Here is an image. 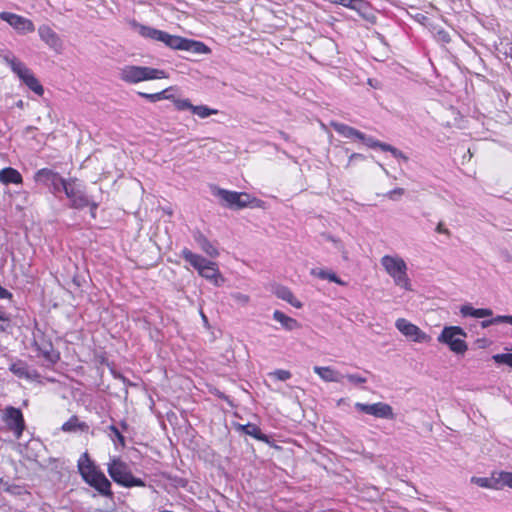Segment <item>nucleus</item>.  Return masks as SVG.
<instances>
[{"label": "nucleus", "mask_w": 512, "mask_h": 512, "mask_svg": "<svg viewBox=\"0 0 512 512\" xmlns=\"http://www.w3.org/2000/svg\"><path fill=\"white\" fill-rule=\"evenodd\" d=\"M65 195L70 200L71 208L83 209L90 204L89 197L75 179L70 180V185H68Z\"/></svg>", "instance_id": "obj_10"}, {"label": "nucleus", "mask_w": 512, "mask_h": 512, "mask_svg": "<svg viewBox=\"0 0 512 512\" xmlns=\"http://www.w3.org/2000/svg\"><path fill=\"white\" fill-rule=\"evenodd\" d=\"M192 113L199 116L200 118H207L211 115L216 114L217 110L211 109L205 105H199V106H194Z\"/></svg>", "instance_id": "obj_38"}, {"label": "nucleus", "mask_w": 512, "mask_h": 512, "mask_svg": "<svg viewBox=\"0 0 512 512\" xmlns=\"http://www.w3.org/2000/svg\"><path fill=\"white\" fill-rule=\"evenodd\" d=\"M121 426L123 427V429H126L127 428V424L125 422H122L121 423Z\"/></svg>", "instance_id": "obj_58"}, {"label": "nucleus", "mask_w": 512, "mask_h": 512, "mask_svg": "<svg viewBox=\"0 0 512 512\" xmlns=\"http://www.w3.org/2000/svg\"><path fill=\"white\" fill-rule=\"evenodd\" d=\"M10 316L6 313L4 308L0 306V331L7 332L11 328Z\"/></svg>", "instance_id": "obj_40"}, {"label": "nucleus", "mask_w": 512, "mask_h": 512, "mask_svg": "<svg viewBox=\"0 0 512 512\" xmlns=\"http://www.w3.org/2000/svg\"><path fill=\"white\" fill-rule=\"evenodd\" d=\"M34 347L38 352L39 357H43L48 364H55L59 359V353L53 348L50 341L41 338L40 340H34Z\"/></svg>", "instance_id": "obj_15"}, {"label": "nucleus", "mask_w": 512, "mask_h": 512, "mask_svg": "<svg viewBox=\"0 0 512 512\" xmlns=\"http://www.w3.org/2000/svg\"><path fill=\"white\" fill-rule=\"evenodd\" d=\"M327 239L329 241L333 242L335 248L338 249L343 254V258L344 259H348L347 252L345 251L344 246H343V244H342V242L340 240L335 239L332 236H328Z\"/></svg>", "instance_id": "obj_49"}, {"label": "nucleus", "mask_w": 512, "mask_h": 512, "mask_svg": "<svg viewBox=\"0 0 512 512\" xmlns=\"http://www.w3.org/2000/svg\"><path fill=\"white\" fill-rule=\"evenodd\" d=\"M330 126L338 133L340 134L341 136L345 137V138H362L363 137V133L351 126H348L346 124H343V123H339V122H336V121H332L330 122Z\"/></svg>", "instance_id": "obj_26"}, {"label": "nucleus", "mask_w": 512, "mask_h": 512, "mask_svg": "<svg viewBox=\"0 0 512 512\" xmlns=\"http://www.w3.org/2000/svg\"><path fill=\"white\" fill-rule=\"evenodd\" d=\"M472 483L476 484L482 488L488 489H499L498 482H496V478H487V477H472Z\"/></svg>", "instance_id": "obj_34"}, {"label": "nucleus", "mask_w": 512, "mask_h": 512, "mask_svg": "<svg viewBox=\"0 0 512 512\" xmlns=\"http://www.w3.org/2000/svg\"><path fill=\"white\" fill-rule=\"evenodd\" d=\"M0 18L7 22L11 27H13L20 34L31 33L35 30V26L33 22L21 15L11 13V12H1Z\"/></svg>", "instance_id": "obj_11"}, {"label": "nucleus", "mask_w": 512, "mask_h": 512, "mask_svg": "<svg viewBox=\"0 0 512 512\" xmlns=\"http://www.w3.org/2000/svg\"><path fill=\"white\" fill-rule=\"evenodd\" d=\"M107 471L112 480L123 487L131 488L146 486L142 479L133 476L128 464L120 458L111 459L108 463Z\"/></svg>", "instance_id": "obj_4"}, {"label": "nucleus", "mask_w": 512, "mask_h": 512, "mask_svg": "<svg viewBox=\"0 0 512 512\" xmlns=\"http://www.w3.org/2000/svg\"><path fill=\"white\" fill-rule=\"evenodd\" d=\"M168 90L165 89L161 92H157V96H159V101L162 100V99H168L170 96L167 94Z\"/></svg>", "instance_id": "obj_56"}, {"label": "nucleus", "mask_w": 512, "mask_h": 512, "mask_svg": "<svg viewBox=\"0 0 512 512\" xmlns=\"http://www.w3.org/2000/svg\"><path fill=\"white\" fill-rule=\"evenodd\" d=\"M211 192L215 197L219 198L221 205L235 210L245 208L252 200H255L248 193L229 191L215 185L211 186Z\"/></svg>", "instance_id": "obj_7"}, {"label": "nucleus", "mask_w": 512, "mask_h": 512, "mask_svg": "<svg viewBox=\"0 0 512 512\" xmlns=\"http://www.w3.org/2000/svg\"><path fill=\"white\" fill-rule=\"evenodd\" d=\"M381 264L389 276L393 278L395 285L405 290H411L410 280L407 275V265L402 258L385 255L381 258Z\"/></svg>", "instance_id": "obj_5"}, {"label": "nucleus", "mask_w": 512, "mask_h": 512, "mask_svg": "<svg viewBox=\"0 0 512 512\" xmlns=\"http://www.w3.org/2000/svg\"><path fill=\"white\" fill-rule=\"evenodd\" d=\"M273 319L279 322L282 325V327L287 331H293L300 328V324L296 319L287 316L286 314L279 310L274 311Z\"/></svg>", "instance_id": "obj_28"}, {"label": "nucleus", "mask_w": 512, "mask_h": 512, "mask_svg": "<svg viewBox=\"0 0 512 512\" xmlns=\"http://www.w3.org/2000/svg\"><path fill=\"white\" fill-rule=\"evenodd\" d=\"M120 79L127 83H138L146 80L163 79L167 75L164 70L151 67L127 65L119 73Z\"/></svg>", "instance_id": "obj_6"}, {"label": "nucleus", "mask_w": 512, "mask_h": 512, "mask_svg": "<svg viewBox=\"0 0 512 512\" xmlns=\"http://www.w3.org/2000/svg\"><path fill=\"white\" fill-rule=\"evenodd\" d=\"M68 185H70V180L66 181L58 173L56 177L49 183L48 186L52 188L53 193H59L61 191L65 193L66 189L68 188Z\"/></svg>", "instance_id": "obj_35"}, {"label": "nucleus", "mask_w": 512, "mask_h": 512, "mask_svg": "<svg viewBox=\"0 0 512 512\" xmlns=\"http://www.w3.org/2000/svg\"><path fill=\"white\" fill-rule=\"evenodd\" d=\"M436 232L450 236V231L444 227L442 222H439L436 227Z\"/></svg>", "instance_id": "obj_54"}, {"label": "nucleus", "mask_w": 512, "mask_h": 512, "mask_svg": "<svg viewBox=\"0 0 512 512\" xmlns=\"http://www.w3.org/2000/svg\"><path fill=\"white\" fill-rule=\"evenodd\" d=\"M39 37L44 41L50 48L58 51L62 47V42L59 36L48 26L42 25L38 29Z\"/></svg>", "instance_id": "obj_18"}, {"label": "nucleus", "mask_w": 512, "mask_h": 512, "mask_svg": "<svg viewBox=\"0 0 512 512\" xmlns=\"http://www.w3.org/2000/svg\"><path fill=\"white\" fill-rule=\"evenodd\" d=\"M380 167L383 169V171H384L387 175L389 174V173H388V170H387L383 165H381V164H380Z\"/></svg>", "instance_id": "obj_57"}, {"label": "nucleus", "mask_w": 512, "mask_h": 512, "mask_svg": "<svg viewBox=\"0 0 512 512\" xmlns=\"http://www.w3.org/2000/svg\"><path fill=\"white\" fill-rule=\"evenodd\" d=\"M4 61L10 66L11 70L23 81L32 71L14 55L7 54L4 56Z\"/></svg>", "instance_id": "obj_21"}, {"label": "nucleus", "mask_w": 512, "mask_h": 512, "mask_svg": "<svg viewBox=\"0 0 512 512\" xmlns=\"http://www.w3.org/2000/svg\"><path fill=\"white\" fill-rule=\"evenodd\" d=\"M109 431L111 432L110 436L115 437L119 444L124 447L125 446V437L122 435L120 430L115 425H110L108 427Z\"/></svg>", "instance_id": "obj_44"}, {"label": "nucleus", "mask_w": 512, "mask_h": 512, "mask_svg": "<svg viewBox=\"0 0 512 512\" xmlns=\"http://www.w3.org/2000/svg\"><path fill=\"white\" fill-rule=\"evenodd\" d=\"M58 172H55L48 168H43L35 173L34 179L38 183H42L46 186L56 177Z\"/></svg>", "instance_id": "obj_32"}, {"label": "nucleus", "mask_w": 512, "mask_h": 512, "mask_svg": "<svg viewBox=\"0 0 512 512\" xmlns=\"http://www.w3.org/2000/svg\"><path fill=\"white\" fill-rule=\"evenodd\" d=\"M4 61L10 66L11 70L23 81L32 71L14 55L7 54L4 56Z\"/></svg>", "instance_id": "obj_22"}, {"label": "nucleus", "mask_w": 512, "mask_h": 512, "mask_svg": "<svg viewBox=\"0 0 512 512\" xmlns=\"http://www.w3.org/2000/svg\"><path fill=\"white\" fill-rule=\"evenodd\" d=\"M88 207H90V215L92 218H96V210L98 208V203L90 200V204L88 205Z\"/></svg>", "instance_id": "obj_53"}, {"label": "nucleus", "mask_w": 512, "mask_h": 512, "mask_svg": "<svg viewBox=\"0 0 512 512\" xmlns=\"http://www.w3.org/2000/svg\"><path fill=\"white\" fill-rule=\"evenodd\" d=\"M0 182L3 184H19L22 182V176L16 169L6 167L0 170Z\"/></svg>", "instance_id": "obj_30"}, {"label": "nucleus", "mask_w": 512, "mask_h": 512, "mask_svg": "<svg viewBox=\"0 0 512 512\" xmlns=\"http://www.w3.org/2000/svg\"><path fill=\"white\" fill-rule=\"evenodd\" d=\"M435 35H436V38H437V40H438V41H441V42H443V43H448V42H450V35H449V33H448L446 30H444V29H438V30L436 31V34H435Z\"/></svg>", "instance_id": "obj_50"}, {"label": "nucleus", "mask_w": 512, "mask_h": 512, "mask_svg": "<svg viewBox=\"0 0 512 512\" xmlns=\"http://www.w3.org/2000/svg\"><path fill=\"white\" fill-rule=\"evenodd\" d=\"M3 420L10 430L19 438L24 430V418L20 409L8 406L4 410Z\"/></svg>", "instance_id": "obj_12"}, {"label": "nucleus", "mask_w": 512, "mask_h": 512, "mask_svg": "<svg viewBox=\"0 0 512 512\" xmlns=\"http://www.w3.org/2000/svg\"><path fill=\"white\" fill-rule=\"evenodd\" d=\"M311 274L320 279H327L339 285H345V283L334 272L331 271L323 269H312Z\"/></svg>", "instance_id": "obj_33"}, {"label": "nucleus", "mask_w": 512, "mask_h": 512, "mask_svg": "<svg viewBox=\"0 0 512 512\" xmlns=\"http://www.w3.org/2000/svg\"><path fill=\"white\" fill-rule=\"evenodd\" d=\"M119 377L123 380V382H126L125 377H123V376H119Z\"/></svg>", "instance_id": "obj_59"}, {"label": "nucleus", "mask_w": 512, "mask_h": 512, "mask_svg": "<svg viewBox=\"0 0 512 512\" xmlns=\"http://www.w3.org/2000/svg\"><path fill=\"white\" fill-rule=\"evenodd\" d=\"M349 8L355 10L365 20L374 22L375 15L371 5L366 0H352Z\"/></svg>", "instance_id": "obj_23"}, {"label": "nucleus", "mask_w": 512, "mask_h": 512, "mask_svg": "<svg viewBox=\"0 0 512 512\" xmlns=\"http://www.w3.org/2000/svg\"><path fill=\"white\" fill-rule=\"evenodd\" d=\"M181 256L198 271L200 276L211 281L215 286H221L224 283V277L221 275L215 262L206 260L201 255L193 253L188 248H184L181 251Z\"/></svg>", "instance_id": "obj_3"}, {"label": "nucleus", "mask_w": 512, "mask_h": 512, "mask_svg": "<svg viewBox=\"0 0 512 512\" xmlns=\"http://www.w3.org/2000/svg\"><path fill=\"white\" fill-rule=\"evenodd\" d=\"M23 82L31 89L33 92H35L37 95L42 96L44 93L43 86L39 83V81L36 79L33 73L29 74V76L23 80Z\"/></svg>", "instance_id": "obj_37"}, {"label": "nucleus", "mask_w": 512, "mask_h": 512, "mask_svg": "<svg viewBox=\"0 0 512 512\" xmlns=\"http://www.w3.org/2000/svg\"><path fill=\"white\" fill-rule=\"evenodd\" d=\"M349 382L355 385L364 384L367 382V378L358 374H347L344 376Z\"/></svg>", "instance_id": "obj_47"}, {"label": "nucleus", "mask_w": 512, "mask_h": 512, "mask_svg": "<svg viewBox=\"0 0 512 512\" xmlns=\"http://www.w3.org/2000/svg\"><path fill=\"white\" fill-rule=\"evenodd\" d=\"M240 429L243 431L244 434L249 435L259 441H262L264 443H267L271 445L270 437L266 434H263L261 429L253 423H248L246 425H241Z\"/></svg>", "instance_id": "obj_27"}, {"label": "nucleus", "mask_w": 512, "mask_h": 512, "mask_svg": "<svg viewBox=\"0 0 512 512\" xmlns=\"http://www.w3.org/2000/svg\"><path fill=\"white\" fill-rule=\"evenodd\" d=\"M314 372L325 382H341L344 376L329 366H315Z\"/></svg>", "instance_id": "obj_24"}, {"label": "nucleus", "mask_w": 512, "mask_h": 512, "mask_svg": "<svg viewBox=\"0 0 512 512\" xmlns=\"http://www.w3.org/2000/svg\"><path fill=\"white\" fill-rule=\"evenodd\" d=\"M4 61L10 66L11 70L23 81L32 71L14 55L7 54L4 56Z\"/></svg>", "instance_id": "obj_20"}, {"label": "nucleus", "mask_w": 512, "mask_h": 512, "mask_svg": "<svg viewBox=\"0 0 512 512\" xmlns=\"http://www.w3.org/2000/svg\"><path fill=\"white\" fill-rule=\"evenodd\" d=\"M78 471L83 480L102 496L112 497L111 482L105 474L90 459L88 453H84L78 460Z\"/></svg>", "instance_id": "obj_2"}, {"label": "nucleus", "mask_w": 512, "mask_h": 512, "mask_svg": "<svg viewBox=\"0 0 512 512\" xmlns=\"http://www.w3.org/2000/svg\"><path fill=\"white\" fill-rule=\"evenodd\" d=\"M500 323H508L512 325V315H498L494 318L483 320L481 321V327L488 328L491 325Z\"/></svg>", "instance_id": "obj_36"}, {"label": "nucleus", "mask_w": 512, "mask_h": 512, "mask_svg": "<svg viewBox=\"0 0 512 512\" xmlns=\"http://www.w3.org/2000/svg\"><path fill=\"white\" fill-rule=\"evenodd\" d=\"M460 313L462 316L467 317H474V318H485V317H491L493 315V311L488 308H479L476 309L472 307L471 305H463L460 308Z\"/></svg>", "instance_id": "obj_29"}, {"label": "nucleus", "mask_w": 512, "mask_h": 512, "mask_svg": "<svg viewBox=\"0 0 512 512\" xmlns=\"http://www.w3.org/2000/svg\"><path fill=\"white\" fill-rule=\"evenodd\" d=\"M405 190L403 188H395L385 194V197L389 198L390 200H398L399 197H401L404 194Z\"/></svg>", "instance_id": "obj_48"}, {"label": "nucleus", "mask_w": 512, "mask_h": 512, "mask_svg": "<svg viewBox=\"0 0 512 512\" xmlns=\"http://www.w3.org/2000/svg\"><path fill=\"white\" fill-rule=\"evenodd\" d=\"M466 332L458 326H446L438 336L440 343L448 345L451 351L456 354H464L468 346L465 342Z\"/></svg>", "instance_id": "obj_8"}, {"label": "nucleus", "mask_w": 512, "mask_h": 512, "mask_svg": "<svg viewBox=\"0 0 512 512\" xmlns=\"http://www.w3.org/2000/svg\"><path fill=\"white\" fill-rule=\"evenodd\" d=\"M354 406L359 412L372 415L376 418L389 420L395 419L393 408L384 402H377L373 404L356 402Z\"/></svg>", "instance_id": "obj_9"}, {"label": "nucleus", "mask_w": 512, "mask_h": 512, "mask_svg": "<svg viewBox=\"0 0 512 512\" xmlns=\"http://www.w3.org/2000/svg\"><path fill=\"white\" fill-rule=\"evenodd\" d=\"M175 107L178 110H191L193 112V108L195 105L191 104L188 99H177L174 101Z\"/></svg>", "instance_id": "obj_43"}, {"label": "nucleus", "mask_w": 512, "mask_h": 512, "mask_svg": "<svg viewBox=\"0 0 512 512\" xmlns=\"http://www.w3.org/2000/svg\"><path fill=\"white\" fill-rule=\"evenodd\" d=\"M4 61L10 66L11 70L23 81L32 71L14 55L7 54L4 56Z\"/></svg>", "instance_id": "obj_19"}, {"label": "nucleus", "mask_w": 512, "mask_h": 512, "mask_svg": "<svg viewBox=\"0 0 512 512\" xmlns=\"http://www.w3.org/2000/svg\"><path fill=\"white\" fill-rule=\"evenodd\" d=\"M193 238L195 242L199 245V247L210 257H217L219 255L218 250L213 246V244L207 239V237L202 234L200 231H196L193 234Z\"/></svg>", "instance_id": "obj_25"}, {"label": "nucleus", "mask_w": 512, "mask_h": 512, "mask_svg": "<svg viewBox=\"0 0 512 512\" xmlns=\"http://www.w3.org/2000/svg\"><path fill=\"white\" fill-rule=\"evenodd\" d=\"M6 492L11 496L18 497L21 501V508L24 509L28 505L31 494L27 490L26 486L10 483L8 481L0 479V493Z\"/></svg>", "instance_id": "obj_14"}, {"label": "nucleus", "mask_w": 512, "mask_h": 512, "mask_svg": "<svg viewBox=\"0 0 512 512\" xmlns=\"http://www.w3.org/2000/svg\"><path fill=\"white\" fill-rule=\"evenodd\" d=\"M9 370L18 378L26 379V380H36L39 375L35 369L29 367V365L22 360H17L12 363L9 367Z\"/></svg>", "instance_id": "obj_17"}, {"label": "nucleus", "mask_w": 512, "mask_h": 512, "mask_svg": "<svg viewBox=\"0 0 512 512\" xmlns=\"http://www.w3.org/2000/svg\"><path fill=\"white\" fill-rule=\"evenodd\" d=\"M275 295L286 302H288L290 305H292L295 308H301L302 303L295 298L292 291L285 287V286H278L275 289Z\"/></svg>", "instance_id": "obj_31"}, {"label": "nucleus", "mask_w": 512, "mask_h": 512, "mask_svg": "<svg viewBox=\"0 0 512 512\" xmlns=\"http://www.w3.org/2000/svg\"><path fill=\"white\" fill-rule=\"evenodd\" d=\"M396 328L406 337L414 342L423 343L429 341V336L419 327L404 318H399L395 322Z\"/></svg>", "instance_id": "obj_13"}, {"label": "nucleus", "mask_w": 512, "mask_h": 512, "mask_svg": "<svg viewBox=\"0 0 512 512\" xmlns=\"http://www.w3.org/2000/svg\"><path fill=\"white\" fill-rule=\"evenodd\" d=\"M231 297H232V299H233L236 303H238V304H240V305H242V306L247 305V304H248V302H249V300H250V298H249V296H248V295L242 294V293H240V292L232 293V294H231Z\"/></svg>", "instance_id": "obj_46"}, {"label": "nucleus", "mask_w": 512, "mask_h": 512, "mask_svg": "<svg viewBox=\"0 0 512 512\" xmlns=\"http://www.w3.org/2000/svg\"><path fill=\"white\" fill-rule=\"evenodd\" d=\"M497 475L496 482H498V485L501 483L503 486L512 488V472L501 471Z\"/></svg>", "instance_id": "obj_41"}, {"label": "nucleus", "mask_w": 512, "mask_h": 512, "mask_svg": "<svg viewBox=\"0 0 512 512\" xmlns=\"http://www.w3.org/2000/svg\"><path fill=\"white\" fill-rule=\"evenodd\" d=\"M493 360L499 364H506L512 367V353H502L493 356Z\"/></svg>", "instance_id": "obj_42"}, {"label": "nucleus", "mask_w": 512, "mask_h": 512, "mask_svg": "<svg viewBox=\"0 0 512 512\" xmlns=\"http://www.w3.org/2000/svg\"><path fill=\"white\" fill-rule=\"evenodd\" d=\"M129 25L143 38L161 42L165 46L174 50H184L194 54H207L210 51L203 42L187 39L177 35H171L165 31L143 25L136 20L130 21Z\"/></svg>", "instance_id": "obj_1"}, {"label": "nucleus", "mask_w": 512, "mask_h": 512, "mask_svg": "<svg viewBox=\"0 0 512 512\" xmlns=\"http://www.w3.org/2000/svg\"><path fill=\"white\" fill-rule=\"evenodd\" d=\"M272 377L279 381H286L291 378V373L288 370L278 369L270 373Z\"/></svg>", "instance_id": "obj_45"}, {"label": "nucleus", "mask_w": 512, "mask_h": 512, "mask_svg": "<svg viewBox=\"0 0 512 512\" xmlns=\"http://www.w3.org/2000/svg\"><path fill=\"white\" fill-rule=\"evenodd\" d=\"M81 424L76 416H72L68 421L62 425V430L65 432H74L81 428Z\"/></svg>", "instance_id": "obj_39"}, {"label": "nucleus", "mask_w": 512, "mask_h": 512, "mask_svg": "<svg viewBox=\"0 0 512 512\" xmlns=\"http://www.w3.org/2000/svg\"><path fill=\"white\" fill-rule=\"evenodd\" d=\"M364 158V155L360 153H352L349 157L348 165H350L354 160H363Z\"/></svg>", "instance_id": "obj_55"}, {"label": "nucleus", "mask_w": 512, "mask_h": 512, "mask_svg": "<svg viewBox=\"0 0 512 512\" xmlns=\"http://www.w3.org/2000/svg\"><path fill=\"white\" fill-rule=\"evenodd\" d=\"M138 94H139V96L149 100L150 102L159 101V96H157L156 93L150 94V93L139 92Z\"/></svg>", "instance_id": "obj_51"}, {"label": "nucleus", "mask_w": 512, "mask_h": 512, "mask_svg": "<svg viewBox=\"0 0 512 512\" xmlns=\"http://www.w3.org/2000/svg\"><path fill=\"white\" fill-rule=\"evenodd\" d=\"M12 293L0 285V299H11Z\"/></svg>", "instance_id": "obj_52"}, {"label": "nucleus", "mask_w": 512, "mask_h": 512, "mask_svg": "<svg viewBox=\"0 0 512 512\" xmlns=\"http://www.w3.org/2000/svg\"><path fill=\"white\" fill-rule=\"evenodd\" d=\"M358 140L362 141L369 148H380L382 151L390 152L397 159H402L405 162L408 161V157L399 149L390 144L380 142L373 137L366 136L364 133L363 137Z\"/></svg>", "instance_id": "obj_16"}]
</instances>
